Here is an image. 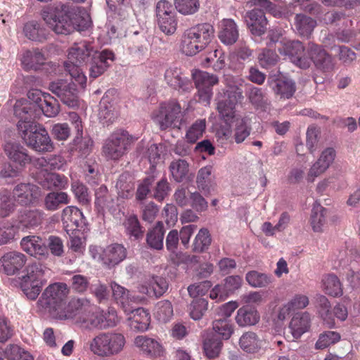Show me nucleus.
<instances>
[{
    "mask_svg": "<svg viewBox=\"0 0 360 360\" xmlns=\"http://www.w3.org/2000/svg\"><path fill=\"white\" fill-rule=\"evenodd\" d=\"M260 319L258 311L252 308L241 307L237 311L236 323L240 326H254Z\"/></svg>",
    "mask_w": 360,
    "mask_h": 360,
    "instance_id": "45",
    "label": "nucleus"
},
{
    "mask_svg": "<svg viewBox=\"0 0 360 360\" xmlns=\"http://www.w3.org/2000/svg\"><path fill=\"white\" fill-rule=\"evenodd\" d=\"M111 288L114 298L122 304L124 311L131 304L141 303L144 300L143 297L130 295L127 289L115 282L111 283Z\"/></svg>",
    "mask_w": 360,
    "mask_h": 360,
    "instance_id": "34",
    "label": "nucleus"
},
{
    "mask_svg": "<svg viewBox=\"0 0 360 360\" xmlns=\"http://www.w3.org/2000/svg\"><path fill=\"white\" fill-rule=\"evenodd\" d=\"M134 141L135 138L128 131L117 130L105 140L102 147V155L107 160H118L127 153L130 145Z\"/></svg>",
    "mask_w": 360,
    "mask_h": 360,
    "instance_id": "5",
    "label": "nucleus"
},
{
    "mask_svg": "<svg viewBox=\"0 0 360 360\" xmlns=\"http://www.w3.org/2000/svg\"><path fill=\"white\" fill-rule=\"evenodd\" d=\"M126 312L130 313L129 326L134 330L145 331L148 328L150 324V316L149 312L142 308H134L128 307Z\"/></svg>",
    "mask_w": 360,
    "mask_h": 360,
    "instance_id": "28",
    "label": "nucleus"
},
{
    "mask_svg": "<svg viewBox=\"0 0 360 360\" xmlns=\"http://www.w3.org/2000/svg\"><path fill=\"white\" fill-rule=\"evenodd\" d=\"M114 59L115 55L111 51L105 49L94 52L89 60L90 77L95 79L103 74Z\"/></svg>",
    "mask_w": 360,
    "mask_h": 360,
    "instance_id": "20",
    "label": "nucleus"
},
{
    "mask_svg": "<svg viewBox=\"0 0 360 360\" xmlns=\"http://www.w3.org/2000/svg\"><path fill=\"white\" fill-rule=\"evenodd\" d=\"M176 9L182 15H189L198 12L200 8L199 0H180L174 4Z\"/></svg>",
    "mask_w": 360,
    "mask_h": 360,
    "instance_id": "63",
    "label": "nucleus"
},
{
    "mask_svg": "<svg viewBox=\"0 0 360 360\" xmlns=\"http://www.w3.org/2000/svg\"><path fill=\"white\" fill-rule=\"evenodd\" d=\"M125 345V338L121 333H101L90 343V349L100 356H110L120 353Z\"/></svg>",
    "mask_w": 360,
    "mask_h": 360,
    "instance_id": "6",
    "label": "nucleus"
},
{
    "mask_svg": "<svg viewBox=\"0 0 360 360\" xmlns=\"http://www.w3.org/2000/svg\"><path fill=\"white\" fill-rule=\"evenodd\" d=\"M169 171L175 181L182 182L188 174L189 164L183 159L174 160L170 163Z\"/></svg>",
    "mask_w": 360,
    "mask_h": 360,
    "instance_id": "50",
    "label": "nucleus"
},
{
    "mask_svg": "<svg viewBox=\"0 0 360 360\" xmlns=\"http://www.w3.org/2000/svg\"><path fill=\"white\" fill-rule=\"evenodd\" d=\"M307 53L318 69L323 72H329L333 69V59L322 46L310 42L308 44Z\"/></svg>",
    "mask_w": 360,
    "mask_h": 360,
    "instance_id": "17",
    "label": "nucleus"
},
{
    "mask_svg": "<svg viewBox=\"0 0 360 360\" xmlns=\"http://www.w3.org/2000/svg\"><path fill=\"white\" fill-rule=\"evenodd\" d=\"M269 85L272 86L274 93L280 96L281 99L291 98L296 89L295 82L287 78H277L269 81Z\"/></svg>",
    "mask_w": 360,
    "mask_h": 360,
    "instance_id": "37",
    "label": "nucleus"
},
{
    "mask_svg": "<svg viewBox=\"0 0 360 360\" xmlns=\"http://www.w3.org/2000/svg\"><path fill=\"white\" fill-rule=\"evenodd\" d=\"M212 172L213 167L211 165H207L198 170L196 176V184L199 190L210 192Z\"/></svg>",
    "mask_w": 360,
    "mask_h": 360,
    "instance_id": "55",
    "label": "nucleus"
},
{
    "mask_svg": "<svg viewBox=\"0 0 360 360\" xmlns=\"http://www.w3.org/2000/svg\"><path fill=\"white\" fill-rule=\"evenodd\" d=\"M23 251L34 257L41 258L48 255V248L41 238L37 236L23 237L20 241Z\"/></svg>",
    "mask_w": 360,
    "mask_h": 360,
    "instance_id": "25",
    "label": "nucleus"
},
{
    "mask_svg": "<svg viewBox=\"0 0 360 360\" xmlns=\"http://www.w3.org/2000/svg\"><path fill=\"white\" fill-rule=\"evenodd\" d=\"M181 117L179 104L172 101L162 104L158 111L154 115L153 119L161 129H166L169 127L179 128Z\"/></svg>",
    "mask_w": 360,
    "mask_h": 360,
    "instance_id": "11",
    "label": "nucleus"
},
{
    "mask_svg": "<svg viewBox=\"0 0 360 360\" xmlns=\"http://www.w3.org/2000/svg\"><path fill=\"white\" fill-rule=\"evenodd\" d=\"M36 107V103H31L27 100L17 101L14 105V113L19 118L18 124L20 122L34 121Z\"/></svg>",
    "mask_w": 360,
    "mask_h": 360,
    "instance_id": "38",
    "label": "nucleus"
},
{
    "mask_svg": "<svg viewBox=\"0 0 360 360\" xmlns=\"http://www.w3.org/2000/svg\"><path fill=\"white\" fill-rule=\"evenodd\" d=\"M168 283L165 278L160 276H152L139 287V292L148 296H162L167 290Z\"/></svg>",
    "mask_w": 360,
    "mask_h": 360,
    "instance_id": "31",
    "label": "nucleus"
},
{
    "mask_svg": "<svg viewBox=\"0 0 360 360\" xmlns=\"http://www.w3.org/2000/svg\"><path fill=\"white\" fill-rule=\"evenodd\" d=\"M89 252L91 258L111 269L119 264L127 257V249L118 243L111 244L102 248L97 245H90Z\"/></svg>",
    "mask_w": 360,
    "mask_h": 360,
    "instance_id": "8",
    "label": "nucleus"
},
{
    "mask_svg": "<svg viewBox=\"0 0 360 360\" xmlns=\"http://www.w3.org/2000/svg\"><path fill=\"white\" fill-rule=\"evenodd\" d=\"M116 188L119 197L127 199L133 196L134 185L131 177L128 174H122L120 176L116 183Z\"/></svg>",
    "mask_w": 360,
    "mask_h": 360,
    "instance_id": "51",
    "label": "nucleus"
},
{
    "mask_svg": "<svg viewBox=\"0 0 360 360\" xmlns=\"http://www.w3.org/2000/svg\"><path fill=\"white\" fill-rule=\"evenodd\" d=\"M243 83L244 80L240 77H226V125L235 126L233 139L236 143L243 142L251 131L248 119L233 110L243 99Z\"/></svg>",
    "mask_w": 360,
    "mask_h": 360,
    "instance_id": "2",
    "label": "nucleus"
},
{
    "mask_svg": "<svg viewBox=\"0 0 360 360\" xmlns=\"http://www.w3.org/2000/svg\"><path fill=\"white\" fill-rule=\"evenodd\" d=\"M192 38L200 43L205 48L211 42L214 37V28L209 23L198 24L186 30Z\"/></svg>",
    "mask_w": 360,
    "mask_h": 360,
    "instance_id": "33",
    "label": "nucleus"
},
{
    "mask_svg": "<svg viewBox=\"0 0 360 360\" xmlns=\"http://www.w3.org/2000/svg\"><path fill=\"white\" fill-rule=\"evenodd\" d=\"M294 26L299 35L308 38L316 26V21L304 14H297L295 18Z\"/></svg>",
    "mask_w": 360,
    "mask_h": 360,
    "instance_id": "41",
    "label": "nucleus"
},
{
    "mask_svg": "<svg viewBox=\"0 0 360 360\" xmlns=\"http://www.w3.org/2000/svg\"><path fill=\"white\" fill-rule=\"evenodd\" d=\"M4 150L8 158L20 170L22 171L30 163L31 157L27 149L20 144L7 142L4 146Z\"/></svg>",
    "mask_w": 360,
    "mask_h": 360,
    "instance_id": "21",
    "label": "nucleus"
},
{
    "mask_svg": "<svg viewBox=\"0 0 360 360\" xmlns=\"http://www.w3.org/2000/svg\"><path fill=\"white\" fill-rule=\"evenodd\" d=\"M35 102L39 103L41 110L46 117H53L59 113L58 102L49 94H44L43 99L37 97Z\"/></svg>",
    "mask_w": 360,
    "mask_h": 360,
    "instance_id": "46",
    "label": "nucleus"
},
{
    "mask_svg": "<svg viewBox=\"0 0 360 360\" xmlns=\"http://www.w3.org/2000/svg\"><path fill=\"white\" fill-rule=\"evenodd\" d=\"M96 51L92 45L86 41L75 43L69 49L68 61L64 64L65 69L82 86L86 84V77L80 67L89 61Z\"/></svg>",
    "mask_w": 360,
    "mask_h": 360,
    "instance_id": "4",
    "label": "nucleus"
},
{
    "mask_svg": "<svg viewBox=\"0 0 360 360\" xmlns=\"http://www.w3.org/2000/svg\"><path fill=\"white\" fill-rule=\"evenodd\" d=\"M154 316L159 321L166 323L173 316V306L169 300L158 302L154 309Z\"/></svg>",
    "mask_w": 360,
    "mask_h": 360,
    "instance_id": "53",
    "label": "nucleus"
},
{
    "mask_svg": "<svg viewBox=\"0 0 360 360\" xmlns=\"http://www.w3.org/2000/svg\"><path fill=\"white\" fill-rule=\"evenodd\" d=\"M281 53L288 56L290 60L302 69L310 66V60L304 56V47L300 41H289L286 42L283 49H279Z\"/></svg>",
    "mask_w": 360,
    "mask_h": 360,
    "instance_id": "18",
    "label": "nucleus"
},
{
    "mask_svg": "<svg viewBox=\"0 0 360 360\" xmlns=\"http://www.w3.org/2000/svg\"><path fill=\"white\" fill-rule=\"evenodd\" d=\"M245 21L251 33L261 36L266 32L267 20L260 8L257 7L246 13Z\"/></svg>",
    "mask_w": 360,
    "mask_h": 360,
    "instance_id": "24",
    "label": "nucleus"
},
{
    "mask_svg": "<svg viewBox=\"0 0 360 360\" xmlns=\"http://www.w3.org/2000/svg\"><path fill=\"white\" fill-rule=\"evenodd\" d=\"M79 321L89 330H103L115 326L119 322V319L114 309L109 308L104 311L98 308L92 311L91 307L85 316L79 318Z\"/></svg>",
    "mask_w": 360,
    "mask_h": 360,
    "instance_id": "9",
    "label": "nucleus"
},
{
    "mask_svg": "<svg viewBox=\"0 0 360 360\" xmlns=\"http://www.w3.org/2000/svg\"><path fill=\"white\" fill-rule=\"evenodd\" d=\"M91 308L90 302L85 298L72 299L63 310L58 311L55 316L60 320L72 319L78 316H85L89 309Z\"/></svg>",
    "mask_w": 360,
    "mask_h": 360,
    "instance_id": "19",
    "label": "nucleus"
},
{
    "mask_svg": "<svg viewBox=\"0 0 360 360\" xmlns=\"http://www.w3.org/2000/svg\"><path fill=\"white\" fill-rule=\"evenodd\" d=\"M155 13L160 30L167 35L174 34L177 21L172 4L167 0H160L156 4Z\"/></svg>",
    "mask_w": 360,
    "mask_h": 360,
    "instance_id": "14",
    "label": "nucleus"
},
{
    "mask_svg": "<svg viewBox=\"0 0 360 360\" xmlns=\"http://www.w3.org/2000/svg\"><path fill=\"white\" fill-rule=\"evenodd\" d=\"M39 187L32 184H20L13 191L14 198L21 205L31 203L37 198Z\"/></svg>",
    "mask_w": 360,
    "mask_h": 360,
    "instance_id": "32",
    "label": "nucleus"
},
{
    "mask_svg": "<svg viewBox=\"0 0 360 360\" xmlns=\"http://www.w3.org/2000/svg\"><path fill=\"white\" fill-rule=\"evenodd\" d=\"M41 17L46 25L58 34H68L75 30L84 31L91 25L89 14L75 15L72 18L68 6L61 2L45 7L41 11Z\"/></svg>",
    "mask_w": 360,
    "mask_h": 360,
    "instance_id": "1",
    "label": "nucleus"
},
{
    "mask_svg": "<svg viewBox=\"0 0 360 360\" xmlns=\"http://www.w3.org/2000/svg\"><path fill=\"white\" fill-rule=\"evenodd\" d=\"M211 244V237L206 229H201L196 235L193 242V250L201 252L208 248Z\"/></svg>",
    "mask_w": 360,
    "mask_h": 360,
    "instance_id": "61",
    "label": "nucleus"
},
{
    "mask_svg": "<svg viewBox=\"0 0 360 360\" xmlns=\"http://www.w3.org/2000/svg\"><path fill=\"white\" fill-rule=\"evenodd\" d=\"M252 50L245 44L237 45L229 53V68L236 71L241 70L244 68V63L251 59Z\"/></svg>",
    "mask_w": 360,
    "mask_h": 360,
    "instance_id": "26",
    "label": "nucleus"
},
{
    "mask_svg": "<svg viewBox=\"0 0 360 360\" xmlns=\"http://www.w3.org/2000/svg\"><path fill=\"white\" fill-rule=\"evenodd\" d=\"M17 128L20 136L30 148L41 153L53 150V143L42 125L34 121L20 122Z\"/></svg>",
    "mask_w": 360,
    "mask_h": 360,
    "instance_id": "3",
    "label": "nucleus"
},
{
    "mask_svg": "<svg viewBox=\"0 0 360 360\" xmlns=\"http://www.w3.org/2000/svg\"><path fill=\"white\" fill-rule=\"evenodd\" d=\"M43 215V211L37 209L22 210L18 215L19 227L22 229H30L37 226L41 223Z\"/></svg>",
    "mask_w": 360,
    "mask_h": 360,
    "instance_id": "36",
    "label": "nucleus"
},
{
    "mask_svg": "<svg viewBox=\"0 0 360 360\" xmlns=\"http://www.w3.org/2000/svg\"><path fill=\"white\" fill-rule=\"evenodd\" d=\"M44 54L38 49L28 50L22 54L21 62L25 70H37L39 65L44 63Z\"/></svg>",
    "mask_w": 360,
    "mask_h": 360,
    "instance_id": "44",
    "label": "nucleus"
},
{
    "mask_svg": "<svg viewBox=\"0 0 360 360\" xmlns=\"http://www.w3.org/2000/svg\"><path fill=\"white\" fill-rule=\"evenodd\" d=\"M251 6H255L261 8L264 13L266 12L276 18H288L292 14V12H285L281 8L273 4L269 0H250L248 1Z\"/></svg>",
    "mask_w": 360,
    "mask_h": 360,
    "instance_id": "47",
    "label": "nucleus"
},
{
    "mask_svg": "<svg viewBox=\"0 0 360 360\" xmlns=\"http://www.w3.org/2000/svg\"><path fill=\"white\" fill-rule=\"evenodd\" d=\"M323 290L326 294L338 297L342 295V289L339 278L334 274H329L323 279Z\"/></svg>",
    "mask_w": 360,
    "mask_h": 360,
    "instance_id": "57",
    "label": "nucleus"
},
{
    "mask_svg": "<svg viewBox=\"0 0 360 360\" xmlns=\"http://www.w3.org/2000/svg\"><path fill=\"white\" fill-rule=\"evenodd\" d=\"M37 182L46 189H57L58 191L67 189L69 185L68 179L65 175L55 172H46L43 176L38 175Z\"/></svg>",
    "mask_w": 360,
    "mask_h": 360,
    "instance_id": "27",
    "label": "nucleus"
},
{
    "mask_svg": "<svg viewBox=\"0 0 360 360\" xmlns=\"http://www.w3.org/2000/svg\"><path fill=\"white\" fill-rule=\"evenodd\" d=\"M205 49L200 43L186 31L182 36L181 49L187 56H194Z\"/></svg>",
    "mask_w": 360,
    "mask_h": 360,
    "instance_id": "56",
    "label": "nucleus"
},
{
    "mask_svg": "<svg viewBox=\"0 0 360 360\" xmlns=\"http://www.w3.org/2000/svg\"><path fill=\"white\" fill-rule=\"evenodd\" d=\"M117 100L115 89L108 90L102 97L99 103L98 119L103 126H109L117 118Z\"/></svg>",
    "mask_w": 360,
    "mask_h": 360,
    "instance_id": "16",
    "label": "nucleus"
},
{
    "mask_svg": "<svg viewBox=\"0 0 360 360\" xmlns=\"http://www.w3.org/2000/svg\"><path fill=\"white\" fill-rule=\"evenodd\" d=\"M95 207L99 212L114 208V198L109 193L107 187L101 186L95 190Z\"/></svg>",
    "mask_w": 360,
    "mask_h": 360,
    "instance_id": "40",
    "label": "nucleus"
},
{
    "mask_svg": "<svg viewBox=\"0 0 360 360\" xmlns=\"http://www.w3.org/2000/svg\"><path fill=\"white\" fill-rule=\"evenodd\" d=\"M208 308V302L205 299L194 300L190 304L189 314L193 320H200Z\"/></svg>",
    "mask_w": 360,
    "mask_h": 360,
    "instance_id": "62",
    "label": "nucleus"
},
{
    "mask_svg": "<svg viewBox=\"0 0 360 360\" xmlns=\"http://www.w3.org/2000/svg\"><path fill=\"white\" fill-rule=\"evenodd\" d=\"M335 157V150L333 148H327L323 150L319 159L313 164L309 170L307 179L314 181V179L323 172L333 162Z\"/></svg>",
    "mask_w": 360,
    "mask_h": 360,
    "instance_id": "23",
    "label": "nucleus"
},
{
    "mask_svg": "<svg viewBox=\"0 0 360 360\" xmlns=\"http://www.w3.org/2000/svg\"><path fill=\"white\" fill-rule=\"evenodd\" d=\"M68 293L69 289L66 283H55L45 289L38 302L42 307H49L57 312Z\"/></svg>",
    "mask_w": 360,
    "mask_h": 360,
    "instance_id": "15",
    "label": "nucleus"
},
{
    "mask_svg": "<svg viewBox=\"0 0 360 360\" xmlns=\"http://www.w3.org/2000/svg\"><path fill=\"white\" fill-rule=\"evenodd\" d=\"M310 315L307 312L297 313L290 321L289 328L294 338L297 339L309 327Z\"/></svg>",
    "mask_w": 360,
    "mask_h": 360,
    "instance_id": "39",
    "label": "nucleus"
},
{
    "mask_svg": "<svg viewBox=\"0 0 360 360\" xmlns=\"http://www.w3.org/2000/svg\"><path fill=\"white\" fill-rule=\"evenodd\" d=\"M245 280L251 287L255 288H266L272 282L271 276L257 271H248Z\"/></svg>",
    "mask_w": 360,
    "mask_h": 360,
    "instance_id": "52",
    "label": "nucleus"
},
{
    "mask_svg": "<svg viewBox=\"0 0 360 360\" xmlns=\"http://www.w3.org/2000/svg\"><path fill=\"white\" fill-rule=\"evenodd\" d=\"M165 80L169 86L174 89L188 91L192 88L190 80L184 77L181 70L176 67H169L166 70Z\"/></svg>",
    "mask_w": 360,
    "mask_h": 360,
    "instance_id": "29",
    "label": "nucleus"
},
{
    "mask_svg": "<svg viewBox=\"0 0 360 360\" xmlns=\"http://www.w3.org/2000/svg\"><path fill=\"white\" fill-rule=\"evenodd\" d=\"M4 356L7 360H34L30 352L17 345H8Z\"/></svg>",
    "mask_w": 360,
    "mask_h": 360,
    "instance_id": "59",
    "label": "nucleus"
},
{
    "mask_svg": "<svg viewBox=\"0 0 360 360\" xmlns=\"http://www.w3.org/2000/svg\"><path fill=\"white\" fill-rule=\"evenodd\" d=\"M240 348L249 353H255L261 347V340L253 332L245 333L239 340Z\"/></svg>",
    "mask_w": 360,
    "mask_h": 360,
    "instance_id": "49",
    "label": "nucleus"
},
{
    "mask_svg": "<svg viewBox=\"0 0 360 360\" xmlns=\"http://www.w3.org/2000/svg\"><path fill=\"white\" fill-rule=\"evenodd\" d=\"M62 221L67 226L70 225L76 228L85 224L83 213L75 206H68L63 209L62 212Z\"/></svg>",
    "mask_w": 360,
    "mask_h": 360,
    "instance_id": "43",
    "label": "nucleus"
},
{
    "mask_svg": "<svg viewBox=\"0 0 360 360\" xmlns=\"http://www.w3.org/2000/svg\"><path fill=\"white\" fill-rule=\"evenodd\" d=\"M71 78H72L71 77ZM86 84L82 86L74 79L70 82L58 79L49 84V90L56 94L61 101L70 108H75L79 105L78 88H84Z\"/></svg>",
    "mask_w": 360,
    "mask_h": 360,
    "instance_id": "10",
    "label": "nucleus"
},
{
    "mask_svg": "<svg viewBox=\"0 0 360 360\" xmlns=\"http://www.w3.org/2000/svg\"><path fill=\"white\" fill-rule=\"evenodd\" d=\"M326 209L321 205L314 206L311 212V224L314 231L321 232L326 223Z\"/></svg>",
    "mask_w": 360,
    "mask_h": 360,
    "instance_id": "60",
    "label": "nucleus"
},
{
    "mask_svg": "<svg viewBox=\"0 0 360 360\" xmlns=\"http://www.w3.org/2000/svg\"><path fill=\"white\" fill-rule=\"evenodd\" d=\"M191 75L198 89V101L205 105L209 104L212 96V86L218 83V78L212 74L199 70H193Z\"/></svg>",
    "mask_w": 360,
    "mask_h": 360,
    "instance_id": "12",
    "label": "nucleus"
},
{
    "mask_svg": "<svg viewBox=\"0 0 360 360\" xmlns=\"http://www.w3.org/2000/svg\"><path fill=\"white\" fill-rule=\"evenodd\" d=\"M23 33L27 39L35 41H42L46 36L45 30L34 20L29 21L24 25Z\"/></svg>",
    "mask_w": 360,
    "mask_h": 360,
    "instance_id": "48",
    "label": "nucleus"
},
{
    "mask_svg": "<svg viewBox=\"0 0 360 360\" xmlns=\"http://www.w3.org/2000/svg\"><path fill=\"white\" fill-rule=\"evenodd\" d=\"M70 197L63 191H51L44 198V207L48 211H56L70 202Z\"/></svg>",
    "mask_w": 360,
    "mask_h": 360,
    "instance_id": "35",
    "label": "nucleus"
},
{
    "mask_svg": "<svg viewBox=\"0 0 360 360\" xmlns=\"http://www.w3.org/2000/svg\"><path fill=\"white\" fill-rule=\"evenodd\" d=\"M340 339V335L335 331H326L319 335L316 342L315 347L317 349H323L330 345L338 342Z\"/></svg>",
    "mask_w": 360,
    "mask_h": 360,
    "instance_id": "64",
    "label": "nucleus"
},
{
    "mask_svg": "<svg viewBox=\"0 0 360 360\" xmlns=\"http://www.w3.org/2000/svg\"><path fill=\"white\" fill-rule=\"evenodd\" d=\"M134 343L141 352L153 357H159L164 354L162 346L156 340L146 335L136 337Z\"/></svg>",
    "mask_w": 360,
    "mask_h": 360,
    "instance_id": "30",
    "label": "nucleus"
},
{
    "mask_svg": "<svg viewBox=\"0 0 360 360\" xmlns=\"http://www.w3.org/2000/svg\"><path fill=\"white\" fill-rule=\"evenodd\" d=\"M165 230L162 221H158L155 226L146 234L148 245L154 250H160L163 248Z\"/></svg>",
    "mask_w": 360,
    "mask_h": 360,
    "instance_id": "42",
    "label": "nucleus"
},
{
    "mask_svg": "<svg viewBox=\"0 0 360 360\" xmlns=\"http://www.w3.org/2000/svg\"><path fill=\"white\" fill-rule=\"evenodd\" d=\"M26 256L19 252H8L0 258V271L8 276L18 273L25 264Z\"/></svg>",
    "mask_w": 360,
    "mask_h": 360,
    "instance_id": "22",
    "label": "nucleus"
},
{
    "mask_svg": "<svg viewBox=\"0 0 360 360\" xmlns=\"http://www.w3.org/2000/svg\"><path fill=\"white\" fill-rule=\"evenodd\" d=\"M206 129L205 119H198L193 122L188 129L186 134V139L191 143H195L200 137Z\"/></svg>",
    "mask_w": 360,
    "mask_h": 360,
    "instance_id": "58",
    "label": "nucleus"
},
{
    "mask_svg": "<svg viewBox=\"0 0 360 360\" xmlns=\"http://www.w3.org/2000/svg\"><path fill=\"white\" fill-rule=\"evenodd\" d=\"M213 333L203 342V349L205 356L210 359H214L219 354L223 347V339L225 334V321L224 318H219L213 321Z\"/></svg>",
    "mask_w": 360,
    "mask_h": 360,
    "instance_id": "13",
    "label": "nucleus"
},
{
    "mask_svg": "<svg viewBox=\"0 0 360 360\" xmlns=\"http://www.w3.org/2000/svg\"><path fill=\"white\" fill-rule=\"evenodd\" d=\"M48 271L40 263H34L27 267V273L21 278L20 288L28 299L34 300L37 298L46 283L44 276Z\"/></svg>",
    "mask_w": 360,
    "mask_h": 360,
    "instance_id": "7",
    "label": "nucleus"
},
{
    "mask_svg": "<svg viewBox=\"0 0 360 360\" xmlns=\"http://www.w3.org/2000/svg\"><path fill=\"white\" fill-rule=\"evenodd\" d=\"M125 233L130 238L139 240L143 238V231L140 225L138 218L135 215L128 217L123 222Z\"/></svg>",
    "mask_w": 360,
    "mask_h": 360,
    "instance_id": "54",
    "label": "nucleus"
}]
</instances>
